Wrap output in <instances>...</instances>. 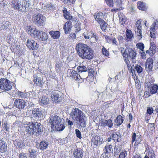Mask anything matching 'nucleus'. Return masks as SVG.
<instances>
[{"label": "nucleus", "instance_id": "nucleus-16", "mask_svg": "<svg viewBox=\"0 0 158 158\" xmlns=\"http://www.w3.org/2000/svg\"><path fill=\"white\" fill-rule=\"evenodd\" d=\"M74 70H72L70 74L71 78L73 80L78 81V82L81 83L83 82V80L81 78L79 74Z\"/></svg>", "mask_w": 158, "mask_h": 158}, {"label": "nucleus", "instance_id": "nucleus-30", "mask_svg": "<svg viewBox=\"0 0 158 158\" xmlns=\"http://www.w3.org/2000/svg\"><path fill=\"white\" fill-rule=\"evenodd\" d=\"M48 144V142L42 141L40 143L39 148L41 150H45L47 148Z\"/></svg>", "mask_w": 158, "mask_h": 158}, {"label": "nucleus", "instance_id": "nucleus-22", "mask_svg": "<svg viewBox=\"0 0 158 158\" xmlns=\"http://www.w3.org/2000/svg\"><path fill=\"white\" fill-rule=\"evenodd\" d=\"M110 137H111L115 143L119 142L121 140L120 135L117 134V133L113 131L112 130L110 131Z\"/></svg>", "mask_w": 158, "mask_h": 158}, {"label": "nucleus", "instance_id": "nucleus-61", "mask_svg": "<svg viewBox=\"0 0 158 158\" xmlns=\"http://www.w3.org/2000/svg\"><path fill=\"white\" fill-rule=\"evenodd\" d=\"M69 38L71 40H74L76 38V35L75 33H72L69 35Z\"/></svg>", "mask_w": 158, "mask_h": 158}, {"label": "nucleus", "instance_id": "nucleus-31", "mask_svg": "<svg viewBox=\"0 0 158 158\" xmlns=\"http://www.w3.org/2000/svg\"><path fill=\"white\" fill-rule=\"evenodd\" d=\"M40 104L47 105L49 103V100L47 97L43 96L40 99Z\"/></svg>", "mask_w": 158, "mask_h": 158}, {"label": "nucleus", "instance_id": "nucleus-44", "mask_svg": "<svg viewBox=\"0 0 158 158\" xmlns=\"http://www.w3.org/2000/svg\"><path fill=\"white\" fill-rule=\"evenodd\" d=\"M2 128L3 130L6 132H8L9 131V125L7 122H5L2 124Z\"/></svg>", "mask_w": 158, "mask_h": 158}, {"label": "nucleus", "instance_id": "nucleus-21", "mask_svg": "<svg viewBox=\"0 0 158 158\" xmlns=\"http://www.w3.org/2000/svg\"><path fill=\"white\" fill-rule=\"evenodd\" d=\"M132 142L133 143L135 142L134 145H135L136 144H138L140 143L142 140V137L141 135L139 136L137 135L136 136V134L135 132L133 133L132 135Z\"/></svg>", "mask_w": 158, "mask_h": 158}, {"label": "nucleus", "instance_id": "nucleus-36", "mask_svg": "<svg viewBox=\"0 0 158 158\" xmlns=\"http://www.w3.org/2000/svg\"><path fill=\"white\" fill-rule=\"evenodd\" d=\"M77 22L74 25V27L75 29V32L77 33L81 30V23L79 20H77Z\"/></svg>", "mask_w": 158, "mask_h": 158}, {"label": "nucleus", "instance_id": "nucleus-12", "mask_svg": "<svg viewBox=\"0 0 158 158\" xmlns=\"http://www.w3.org/2000/svg\"><path fill=\"white\" fill-rule=\"evenodd\" d=\"M52 100L56 103H60L62 101L63 98L59 94L55 91H52L51 93Z\"/></svg>", "mask_w": 158, "mask_h": 158}, {"label": "nucleus", "instance_id": "nucleus-58", "mask_svg": "<svg viewBox=\"0 0 158 158\" xmlns=\"http://www.w3.org/2000/svg\"><path fill=\"white\" fill-rule=\"evenodd\" d=\"M88 75L89 76L94 77V69H89L88 71Z\"/></svg>", "mask_w": 158, "mask_h": 158}, {"label": "nucleus", "instance_id": "nucleus-50", "mask_svg": "<svg viewBox=\"0 0 158 158\" xmlns=\"http://www.w3.org/2000/svg\"><path fill=\"white\" fill-rule=\"evenodd\" d=\"M106 4L107 6L110 7L114 6V1L113 0H105Z\"/></svg>", "mask_w": 158, "mask_h": 158}, {"label": "nucleus", "instance_id": "nucleus-19", "mask_svg": "<svg viewBox=\"0 0 158 158\" xmlns=\"http://www.w3.org/2000/svg\"><path fill=\"white\" fill-rule=\"evenodd\" d=\"M63 12L64 17L65 19L68 20V21H70V20L73 19V21L76 22L77 20L76 17L73 18V16L71 15L70 13L67 11L66 8L64 7Z\"/></svg>", "mask_w": 158, "mask_h": 158}, {"label": "nucleus", "instance_id": "nucleus-18", "mask_svg": "<svg viewBox=\"0 0 158 158\" xmlns=\"http://www.w3.org/2000/svg\"><path fill=\"white\" fill-rule=\"evenodd\" d=\"M39 31H37L35 28L32 27L30 26L27 29V33L35 39H36L39 33Z\"/></svg>", "mask_w": 158, "mask_h": 158}, {"label": "nucleus", "instance_id": "nucleus-2", "mask_svg": "<svg viewBox=\"0 0 158 158\" xmlns=\"http://www.w3.org/2000/svg\"><path fill=\"white\" fill-rule=\"evenodd\" d=\"M70 115L73 120L76 121L79 123L80 127H84L86 126V117L84 113L79 108H73Z\"/></svg>", "mask_w": 158, "mask_h": 158}, {"label": "nucleus", "instance_id": "nucleus-25", "mask_svg": "<svg viewBox=\"0 0 158 158\" xmlns=\"http://www.w3.org/2000/svg\"><path fill=\"white\" fill-rule=\"evenodd\" d=\"M83 152L80 148H77L73 152L74 157L75 158H81L83 156Z\"/></svg>", "mask_w": 158, "mask_h": 158}, {"label": "nucleus", "instance_id": "nucleus-4", "mask_svg": "<svg viewBox=\"0 0 158 158\" xmlns=\"http://www.w3.org/2000/svg\"><path fill=\"white\" fill-rule=\"evenodd\" d=\"M50 122L52 130L54 131H62L65 128L64 122H62V119L57 115H55L52 119H50Z\"/></svg>", "mask_w": 158, "mask_h": 158}, {"label": "nucleus", "instance_id": "nucleus-11", "mask_svg": "<svg viewBox=\"0 0 158 158\" xmlns=\"http://www.w3.org/2000/svg\"><path fill=\"white\" fill-rule=\"evenodd\" d=\"M14 106L19 109L25 108L27 106V102L23 99H16L14 101Z\"/></svg>", "mask_w": 158, "mask_h": 158}, {"label": "nucleus", "instance_id": "nucleus-24", "mask_svg": "<svg viewBox=\"0 0 158 158\" xmlns=\"http://www.w3.org/2000/svg\"><path fill=\"white\" fill-rule=\"evenodd\" d=\"M103 16V13L101 11H99L97 13H96L94 15L95 20L98 23H99L100 22L104 20L102 19Z\"/></svg>", "mask_w": 158, "mask_h": 158}, {"label": "nucleus", "instance_id": "nucleus-20", "mask_svg": "<svg viewBox=\"0 0 158 158\" xmlns=\"http://www.w3.org/2000/svg\"><path fill=\"white\" fill-rule=\"evenodd\" d=\"M72 23L71 21H67L63 25V29L65 34H67L69 33L72 30Z\"/></svg>", "mask_w": 158, "mask_h": 158}, {"label": "nucleus", "instance_id": "nucleus-43", "mask_svg": "<svg viewBox=\"0 0 158 158\" xmlns=\"http://www.w3.org/2000/svg\"><path fill=\"white\" fill-rule=\"evenodd\" d=\"M127 155V151L125 150H123L119 156L118 158H125Z\"/></svg>", "mask_w": 158, "mask_h": 158}, {"label": "nucleus", "instance_id": "nucleus-53", "mask_svg": "<svg viewBox=\"0 0 158 158\" xmlns=\"http://www.w3.org/2000/svg\"><path fill=\"white\" fill-rule=\"evenodd\" d=\"M30 0H25L23 2V5L27 9H28L30 5Z\"/></svg>", "mask_w": 158, "mask_h": 158}, {"label": "nucleus", "instance_id": "nucleus-6", "mask_svg": "<svg viewBox=\"0 0 158 158\" xmlns=\"http://www.w3.org/2000/svg\"><path fill=\"white\" fill-rule=\"evenodd\" d=\"M12 86V82L8 79L4 78L0 79V89L2 92H6L10 90Z\"/></svg>", "mask_w": 158, "mask_h": 158}, {"label": "nucleus", "instance_id": "nucleus-14", "mask_svg": "<svg viewBox=\"0 0 158 158\" xmlns=\"http://www.w3.org/2000/svg\"><path fill=\"white\" fill-rule=\"evenodd\" d=\"M153 82H151V81L149 80L148 82H146L145 83V85L148 88H151L150 91L151 94L152 95L156 94L157 92L158 89V85L156 84H154L151 87Z\"/></svg>", "mask_w": 158, "mask_h": 158}, {"label": "nucleus", "instance_id": "nucleus-8", "mask_svg": "<svg viewBox=\"0 0 158 158\" xmlns=\"http://www.w3.org/2000/svg\"><path fill=\"white\" fill-rule=\"evenodd\" d=\"M155 39L153 38L150 39V46L149 50L146 51V53L148 54L150 56H154L156 52V41Z\"/></svg>", "mask_w": 158, "mask_h": 158}, {"label": "nucleus", "instance_id": "nucleus-13", "mask_svg": "<svg viewBox=\"0 0 158 158\" xmlns=\"http://www.w3.org/2000/svg\"><path fill=\"white\" fill-rule=\"evenodd\" d=\"M153 66V60L152 58L149 57L147 59L145 63V69L148 73L152 72Z\"/></svg>", "mask_w": 158, "mask_h": 158}, {"label": "nucleus", "instance_id": "nucleus-52", "mask_svg": "<svg viewBox=\"0 0 158 158\" xmlns=\"http://www.w3.org/2000/svg\"><path fill=\"white\" fill-rule=\"evenodd\" d=\"M106 123L107 124V126L111 128L113 126L112 121L110 119L106 120Z\"/></svg>", "mask_w": 158, "mask_h": 158}, {"label": "nucleus", "instance_id": "nucleus-57", "mask_svg": "<svg viewBox=\"0 0 158 158\" xmlns=\"http://www.w3.org/2000/svg\"><path fill=\"white\" fill-rule=\"evenodd\" d=\"M153 111L152 107H148L147 110V113L149 115H151L153 113Z\"/></svg>", "mask_w": 158, "mask_h": 158}, {"label": "nucleus", "instance_id": "nucleus-5", "mask_svg": "<svg viewBox=\"0 0 158 158\" xmlns=\"http://www.w3.org/2000/svg\"><path fill=\"white\" fill-rule=\"evenodd\" d=\"M121 52L124 59L129 58L132 60L135 59L136 56L135 49L130 47H127L125 49L121 48Z\"/></svg>", "mask_w": 158, "mask_h": 158}, {"label": "nucleus", "instance_id": "nucleus-34", "mask_svg": "<svg viewBox=\"0 0 158 158\" xmlns=\"http://www.w3.org/2000/svg\"><path fill=\"white\" fill-rule=\"evenodd\" d=\"M138 8L139 10H146V7L145 4L142 2L139 1L137 2Z\"/></svg>", "mask_w": 158, "mask_h": 158}, {"label": "nucleus", "instance_id": "nucleus-26", "mask_svg": "<svg viewBox=\"0 0 158 158\" xmlns=\"http://www.w3.org/2000/svg\"><path fill=\"white\" fill-rule=\"evenodd\" d=\"M33 76L34 79L33 80V81L34 84L37 86H41L43 85V81L41 78L35 75H34Z\"/></svg>", "mask_w": 158, "mask_h": 158}, {"label": "nucleus", "instance_id": "nucleus-7", "mask_svg": "<svg viewBox=\"0 0 158 158\" xmlns=\"http://www.w3.org/2000/svg\"><path fill=\"white\" fill-rule=\"evenodd\" d=\"M32 20L35 24L43 26L46 20V18L41 14H35L32 17Z\"/></svg>", "mask_w": 158, "mask_h": 158}, {"label": "nucleus", "instance_id": "nucleus-1", "mask_svg": "<svg viewBox=\"0 0 158 158\" xmlns=\"http://www.w3.org/2000/svg\"><path fill=\"white\" fill-rule=\"evenodd\" d=\"M75 49L79 56L83 59L91 60L94 57V50L86 44L79 43L76 44Z\"/></svg>", "mask_w": 158, "mask_h": 158}, {"label": "nucleus", "instance_id": "nucleus-63", "mask_svg": "<svg viewBox=\"0 0 158 158\" xmlns=\"http://www.w3.org/2000/svg\"><path fill=\"white\" fill-rule=\"evenodd\" d=\"M148 156L150 158H155V155L154 152L153 151H152L151 152L148 153Z\"/></svg>", "mask_w": 158, "mask_h": 158}, {"label": "nucleus", "instance_id": "nucleus-41", "mask_svg": "<svg viewBox=\"0 0 158 158\" xmlns=\"http://www.w3.org/2000/svg\"><path fill=\"white\" fill-rule=\"evenodd\" d=\"M78 73L85 72L87 71V68L85 66H79L77 67Z\"/></svg>", "mask_w": 158, "mask_h": 158}, {"label": "nucleus", "instance_id": "nucleus-35", "mask_svg": "<svg viewBox=\"0 0 158 158\" xmlns=\"http://www.w3.org/2000/svg\"><path fill=\"white\" fill-rule=\"evenodd\" d=\"M14 143L15 146L19 148H22L24 146L22 141L19 139L15 140L14 141Z\"/></svg>", "mask_w": 158, "mask_h": 158}, {"label": "nucleus", "instance_id": "nucleus-32", "mask_svg": "<svg viewBox=\"0 0 158 158\" xmlns=\"http://www.w3.org/2000/svg\"><path fill=\"white\" fill-rule=\"evenodd\" d=\"M123 118V117L121 115H118L115 121V122L116 123V125L118 126H119L121 125L124 121Z\"/></svg>", "mask_w": 158, "mask_h": 158}, {"label": "nucleus", "instance_id": "nucleus-42", "mask_svg": "<svg viewBox=\"0 0 158 158\" xmlns=\"http://www.w3.org/2000/svg\"><path fill=\"white\" fill-rule=\"evenodd\" d=\"M134 80L136 88L138 89H139L141 87V84L140 81L136 77V78L134 79Z\"/></svg>", "mask_w": 158, "mask_h": 158}, {"label": "nucleus", "instance_id": "nucleus-62", "mask_svg": "<svg viewBox=\"0 0 158 158\" xmlns=\"http://www.w3.org/2000/svg\"><path fill=\"white\" fill-rule=\"evenodd\" d=\"M139 53L140 54L141 57L143 59H146V54L144 52V51H140L139 52Z\"/></svg>", "mask_w": 158, "mask_h": 158}, {"label": "nucleus", "instance_id": "nucleus-28", "mask_svg": "<svg viewBox=\"0 0 158 158\" xmlns=\"http://www.w3.org/2000/svg\"><path fill=\"white\" fill-rule=\"evenodd\" d=\"M32 113L34 118H37L41 117L42 112L39 108H34L32 110Z\"/></svg>", "mask_w": 158, "mask_h": 158}, {"label": "nucleus", "instance_id": "nucleus-40", "mask_svg": "<svg viewBox=\"0 0 158 158\" xmlns=\"http://www.w3.org/2000/svg\"><path fill=\"white\" fill-rule=\"evenodd\" d=\"M119 18L120 23L122 25H124L125 24V23L127 21V18L124 16L122 15L119 16Z\"/></svg>", "mask_w": 158, "mask_h": 158}, {"label": "nucleus", "instance_id": "nucleus-23", "mask_svg": "<svg viewBox=\"0 0 158 158\" xmlns=\"http://www.w3.org/2000/svg\"><path fill=\"white\" fill-rule=\"evenodd\" d=\"M36 39L41 41H45L48 39V35L45 32L39 31Z\"/></svg>", "mask_w": 158, "mask_h": 158}, {"label": "nucleus", "instance_id": "nucleus-37", "mask_svg": "<svg viewBox=\"0 0 158 158\" xmlns=\"http://www.w3.org/2000/svg\"><path fill=\"white\" fill-rule=\"evenodd\" d=\"M124 60L126 64L128 69L129 71L131 72L132 73H133L134 71H135V70L134 69H133V67L131 65L129 59H124Z\"/></svg>", "mask_w": 158, "mask_h": 158}, {"label": "nucleus", "instance_id": "nucleus-51", "mask_svg": "<svg viewBox=\"0 0 158 158\" xmlns=\"http://www.w3.org/2000/svg\"><path fill=\"white\" fill-rule=\"evenodd\" d=\"M76 0H63V2L66 4L71 5L73 4Z\"/></svg>", "mask_w": 158, "mask_h": 158}, {"label": "nucleus", "instance_id": "nucleus-45", "mask_svg": "<svg viewBox=\"0 0 158 158\" xmlns=\"http://www.w3.org/2000/svg\"><path fill=\"white\" fill-rule=\"evenodd\" d=\"M11 7L15 10H18L19 4L18 2L13 1L11 4Z\"/></svg>", "mask_w": 158, "mask_h": 158}, {"label": "nucleus", "instance_id": "nucleus-27", "mask_svg": "<svg viewBox=\"0 0 158 158\" xmlns=\"http://www.w3.org/2000/svg\"><path fill=\"white\" fill-rule=\"evenodd\" d=\"M7 145L6 143L0 139V152L4 153L7 150Z\"/></svg>", "mask_w": 158, "mask_h": 158}, {"label": "nucleus", "instance_id": "nucleus-39", "mask_svg": "<svg viewBox=\"0 0 158 158\" xmlns=\"http://www.w3.org/2000/svg\"><path fill=\"white\" fill-rule=\"evenodd\" d=\"M126 37L129 40L131 39L133 36V34L130 30L127 29L126 32Z\"/></svg>", "mask_w": 158, "mask_h": 158}, {"label": "nucleus", "instance_id": "nucleus-59", "mask_svg": "<svg viewBox=\"0 0 158 158\" xmlns=\"http://www.w3.org/2000/svg\"><path fill=\"white\" fill-rule=\"evenodd\" d=\"M106 122V120H104V119H101L100 120V123L101 126L103 127L107 126V124Z\"/></svg>", "mask_w": 158, "mask_h": 158}, {"label": "nucleus", "instance_id": "nucleus-55", "mask_svg": "<svg viewBox=\"0 0 158 158\" xmlns=\"http://www.w3.org/2000/svg\"><path fill=\"white\" fill-rule=\"evenodd\" d=\"M135 69L137 73H141L143 70L142 67L139 65H137L135 66Z\"/></svg>", "mask_w": 158, "mask_h": 158}, {"label": "nucleus", "instance_id": "nucleus-15", "mask_svg": "<svg viewBox=\"0 0 158 158\" xmlns=\"http://www.w3.org/2000/svg\"><path fill=\"white\" fill-rule=\"evenodd\" d=\"M156 29H158V21L154 22L150 28V36L152 38H156Z\"/></svg>", "mask_w": 158, "mask_h": 158}, {"label": "nucleus", "instance_id": "nucleus-64", "mask_svg": "<svg viewBox=\"0 0 158 158\" xmlns=\"http://www.w3.org/2000/svg\"><path fill=\"white\" fill-rule=\"evenodd\" d=\"M19 158H27V155L25 153L22 152L19 154Z\"/></svg>", "mask_w": 158, "mask_h": 158}, {"label": "nucleus", "instance_id": "nucleus-60", "mask_svg": "<svg viewBox=\"0 0 158 158\" xmlns=\"http://www.w3.org/2000/svg\"><path fill=\"white\" fill-rule=\"evenodd\" d=\"M94 77L88 76L86 78V80L87 81L89 82V83L92 82L94 80Z\"/></svg>", "mask_w": 158, "mask_h": 158}, {"label": "nucleus", "instance_id": "nucleus-48", "mask_svg": "<svg viewBox=\"0 0 158 158\" xmlns=\"http://www.w3.org/2000/svg\"><path fill=\"white\" fill-rule=\"evenodd\" d=\"M102 54L106 56H108L109 55V51L104 47L102 48Z\"/></svg>", "mask_w": 158, "mask_h": 158}, {"label": "nucleus", "instance_id": "nucleus-29", "mask_svg": "<svg viewBox=\"0 0 158 158\" xmlns=\"http://www.w3.org/2000/svg\"><path fill=\"white\" fill-rule=\"evenodd\" d=\"M52 37L54 39H57L59 38L60 35V33L59 31H50L49 32Z\"/></svg>", "mask_w": 158, "mask_h": 158}, {"label": "nucleus", "instance_id": "nucleus-47", "mask_svg": "<svg viewBox=\"0 0 158 158\" xmlns=\"http://www.w3.org/2000/svg\"><path fill=\"white\" fill-rule=\"evenodd\" d=\"M18 10L22 12H25L27 11L28 10V9H27L23 4L20 6H19Z\"/></svg>", "mask_w": 158, "mask_h": 158}, {"label": "nucleus", "instance_id": "nucleus-17", "mask_svg": "<svg viewBox=\"0 0 158 158\" xmlns=\"http://www.w3.org/2000/svg\"><path fill=\"white\" fill-rule=\"evenodd\" d=\"M91 141L92 144L96 146L100 145L103 143V138L98 136H93L91 139Z\"/></svg>", "mask_w": 158, "mask_h": 158}, {"label": "nucleus", "instance_id": "nucleus-33", "mask_svg": "<svg viewBox=\"0 0 158 158\" xmlns=\"http://www.w3.org/2000/svg\"><path fill=\"white\" fill-rule=\"evenodd\" d=\"M102 31H106L107 28V23L104 20L98 23Z\"/></svg>", "mask_w": 158, "mask_h": 158}, {"label": "nucleus", "instance_id": "nucleus-46", "mask_svg": "<svg viewBox=\"0 0 158 158\" xmlns=\"http://www.w3.org/2000/svg\"><path fill=\"white\" fill-rule=\"evenodd\" d=\"M136 46L137 48L139 49L140 51H143L144 50V45L143 43H138L136 44Z\"/></svg>", "mask_w": 158, "mask_h": 158}, {"label": "nucleus", "instance_id": "nucleus-49", "mask_svg": "<svg viewBox=\"0 0 158 158\" xmlns=\"http://www.w3.org/2000/svg\"><path fill=\"white\" fill-rule=\"evenodd\" d=\"M112 147L111 144L106 145L105 147L106 152L109 153L111 152Z\"/></svg>", "mask_w": 158, "mask_h": 158}, {"label": "nucleus", "instance_id": "nucleus-10", "mask_svg": "<svg viewBox=\"0 0 158 158\" xmlns=\"http://www.w3.org/2000/svg\"><path fill=\"white\" fill-rule=\"evenodd\" d=\"M27 48L29 49L33 50H37L39 47V45L36 42L31 39H28L27 40L26 43Z\"/></svg>", "mask_w": 158, "mask_h": 158}, {"label": "nucleus", "instance_id": "nucleus-3", "mask_svg": "<svg viewBox=\"0 0 158 158\" xmlns=\"http://www.w3.org/2000/svg\"><path fill=\"white\" fill-rule=\"evenodd\" d=\"M25 128L27 134L33 135L35 133L41 134L43 131L44 127L40 123L31 122L28 123Z\"/></svg>", "mask_w": 158, "mask_h": 158}, {"label": "nucleus", "instance_id": "nucleus-54", "mask_svg": "<svg viewBox=\"0 0 158 158\" xmlns=\"http://www.w3.org/2000/svg\"><path fill=\"white\" fill-rule=\"evenodd\" d=\"M105 39L106 42L109 44H111L113 37H110L108 35H104Z\"/></svg>", "mask_w": 158, "mask_h": 158}, {"label": "nucleus", "instance_id": "nucleus-56", "mask_svg": "<svg viewBox=\"0 0 158 158\" xmlns=\"http://www.w3.org/2000/svg\"><path fill=\"white\" fill-rule=\"evenodd\" d=\"M75 133L76 136L80 139L82 138V136L81 134V132L78 129L75 130Z\"/></svg>", "mask_w": 158, "mask_h": 158}, {"label": "nucleus", "instance_id": "nucleus-38", "mask_svg": "<svg viewBox=\"0 0 158 158\" xmlns=\"http://www.w3.org/2000/svg\"><path fill=\"white\" fill-rule=\"evenodd\" d=\"M30 157L31 158H35L37 156V152L34 149L29 150Z\"/></svg>", "mask_w": 158, "mask_h": 158}, {"label": "nucleus", "instance_id": "nucleus-9", "mask_svg": "<svg viewBox=\"0 0 158 158\" xmlns=\"http://www.w3.org/2000/svg\"><path fill=\"white\" fill-rule=\"evenodd\" d=\"M135 34L137 35L138 39L139 40H140L142 37V26L140 20H138L136 21L135 26Z\"/></svg>", "mask_w": 158, "mask_h": 158}]
</instances>
